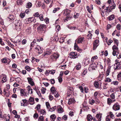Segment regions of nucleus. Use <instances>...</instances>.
<instances>
[{"label":"nucleus","instance_id":"1","mask_svg":"<svg viewBox=\"0 0 121 121\" xmlns=\"http://www.w3.org/2000/svg\"><path fill=\"white\" fill-rule=\"evenodd\" d=\"M46 28V25L43 24H41L39 25L37 28L38 32L42 34L45 33Z\"/></svg>","mask_w":121,"mask_h":121},{"label":"nucleus","instance_id":"2","mask_svg":"<svg viewBox=\"0 0 121 121\" xmlns=\"http://www.w3.org/2000/svg\"><path fill=\"white\" fill-rule=\"evenodd\" d=\"M15 22V25L16 29L18 31L20 30L21 29L22 25L21 21L16 20Z\"/></svg>","mask_w":121,"mask_h":121},{"label":"nucleus","instance_id":"3","mask_svg":"<svg viewBox=\"0 0 121 121\" xmlns=\"http://www.w3.org/2000/svg\"><path fill=\"white\" fill-rule=\"evenodd\" d=\"M59 55L55 53L53 55L51 56L49 58V60L51 62L55 61L58 58Z\"/></svg>","mask_w":121,"mask_h":121},{"label":"nucleus","instance_id":"4","mask_svg":"<svg viewBox=\"0 0 121 121\" xmlns=\"http://www.w3.org/2000/svg\"><path fill=\"white\" fill-rule=\"evenodd\" d=\"M113 50L112 55L114 56H116V53L119 54V50L118 48L115 45H114L112 48Z\"/></svg>","mask_w":121,"mask_h":121},{"label":"nucleus","instance_id":"5","mask_svg":"<svg viewBox=\"0 0 121 121\" xmlns=\"http://www.w3.org/2000/svg\"><path fill=\"white\" fill-rule=\"evenodd\" d=\"M35 51L37 52L39 54H40L43 52V51L40 46L37 44H35Z\"/></svg>","mask_w":121,"mask_h":121},{"label":"nucleus","instance_id":"6","mask_svg":"<svg viewBox=\"0 0 121 121\" xmlns=\"http://www.w3.org/2000/svg\"><path fill=\"white\" fill-rule=\"evenodd\" d=\"M97 65L95 63H93L91 64L89 66L88 68L89 70L91 71L94 70H95V68L97 67Z\"/></svg>","mask_w":121,"mask_h":121},{"label":"nucleus","instance_id":"7","mask_svg":"<svg viewBox=\"0 0 121 121\" xmlns=\"http://www.w3.org/2000/svg\"><path fill=\"white\" fill-rule=\"evenodd\" d=\"M26 23L28 24L32 22H35L36 21V20L34 17H30L26 19Z\"/></svg>","mask_w":121,"mask_h":121},{"label":"nucleus","instance_id":"8","mask_svg":"<svg viewBox=\"0 0 121 121\" xmlns=\"http://www.w3.org/2000/svg\"><path fill=\"white\" fill-rule=\"evenodd\" d=\"M34 16L36 17H39V19L41 21H43L44 20L43 14H40L38 12H37L34 14Z\"/></svg>","mask_w":121,"mask_h":121},{"label":"nucleus","instance_id":"9","mask_svg":"<svg viewBox=\"0 0 121 121\" xmlns=\"http://www.w3.org/2000/svg\"><path fill=\"white\" fill-rule=\"evenodd\" d=\"M39 42V39H34L32 42L30 44V48L31 49H32V47L34 46H35V44H37Z\"/></svg>","mask_w":121,"mask_h":121},{"label":"nucleus","instance_id":"10","mask_svg":"<svg viewBox=\"0 0 121 121\" xmlns=\"http://www.w3.org/2000/svg\"><path fill=\"white\" fill-rule=\"evenodd\" d=\"M69 56L71 58H75L78 57V55L76 52H72L70 53Z\"/></svg>","mask_w":121,"mask_h":121},{"label":"nucleus","instance_id":"11","mask_svg":"<svg viewBox=\"0 0 121 121\" xmlns=\"http://www.w3.org/2000/svg\"><path fill=\"white\" fill-rule=\"evenodd\" d=\"M114 68L115 70L121 69V62L115 64L114 65Z\"/></svg>","mask_w":121,"mask_h":121},{"label":"nucleus","instance_id":"12","mask_svg":"<svg viewBox=\"0 0 121 121\" xmlns=\"http://www.w3.org/2000/svg\"><path fill=\"white\" fill-rule=\"evenodd\" d=\"M65 15L67 17L66 18L65 20L66 21H67L68 20L70 19L71 18V17H70L69 15L70 14V11L69 10H66V11H65Z\"/></svg>","mask_w":121,"mask_h":121},{"label":"nucleus","instance_id":"13","mask_svg":"<svg viewBox=\"0 0 121 121\" xmlns=\"http://www.w3.org/2000/svg\"><path fill=\"white\" fill-rule=\"evenodd\" d=\"M93 84L95 87L96 88L100 89L102 88L101 87V83L99 85L98 81H95L94 82Z\"/></svg>","mask_w":121,"mask_h":121},{"label":"nucleus","instance_id":"14","mask_svg":"<svg viewBox=\"0 0 121 121\" xmlns=\"http://www.w3.org/2000/svg\"><path fill=\"white\" fill-rule=\"evenodd\" d=\"M84 38L83 37L79 36L76 40V42L78 43H82L83 41Z\"/></svg>","mask_w":121,"mask_h":121},{"label":"nucleus","instance_id":"15","mask_svg":"<svg viewBox=\"0 0 121 121\" xmlns=\"http://www.w3.org/2000/svg\"><path fill=\"white\" fill-rule=\"evenodd\" d=\"M99 41L97 39L95 40L93 43V49L95 50L97 48V46L99 45Z\"/></svg>","mask_w":121,"mask_h":121},{"label":"nucleus","instance_id":"16","mask_svg":"<svg viewBox=\"0 0 121 121\" xmlns=\"http://www.w3.org/2000/svg\"><path fill=\"white\" fill-rule=\"evenodd\" d=\"M112 109L115 111L119 110L120 109V105L117 103L115 104L112 107Z\"/></svg>","mask_w":121,"mask_h":121},{"label":"nucleus","instance_id":"17","mask_svg":"<svg viewBox=\"0 0 121 121\" xmlns=\"http://www.w3.org/2000/svg\"><path fill=\"white\" fill-rule=\"evenodd\" d=\"M3 77L1 80V82L2 83H4L6 81L7 79H6V75L4 74H2V75H0V79L2 77Z\"/></svg>","mask_w":121,"mask_h":121},{"label":"nucleus","instance_id":"18","mask_svg":"<svg viewBox=\"0 0 121 121\" xmlns=\"http://www.w3.org/2000/svg\"><path fill=\"white\" fill-rule=\"evenodd\" d=\"M52 52L51 50H49L48 51H46L44 52L43 54V57H46L48 56V55H50Z\"/></svg>","mask_w":121,"mask_h":121},{"label":"nucleus","instance_id":"19","mask_svg":"<svg viewBox=\"0 0 121 121\" xmlns=\"http://www.w3.org/2000/svg\"><path fill=\"white\" fill-rule=\"evenodd\" d=\"M27 79L29 83L32 86L34 85L35 83L33 81V79H32L31 78L28 77L27 78Z\"/></svg>","mask_w":121,"mask_h":121},{"label":"nucleus","instance_id":"20","mask_svg":"<svg viewBox=\"0 0 121 121\" xmlns=\"http://www.w3.org/2000/svg\"><path fill=\"white\" fill-rule=\"evenodd\" d=\"M1 60L2 62L4 63H7L8 64L10 61V60L8 58H3Z\"/></svg>","mask_w":121,"mask_h":121},{"label":"nucleus","instance_id":"21","mask_svg":"<svg viewBox=\"0 0 121 121\" xmlns=\"http://www.w3.org/2000/svg\"><path fill=\"white\" fill-rule=\"evenodd\" d=\"M75 101V100L74 98H70L69 99L68 104H70L74 103Z\"/></svg>","mask_w":121,"mask_h":121},{"label":"nucleus","instance_id":"22","mask_svg":"<svg viewBox=\"0 0 121 121\" xmlns=\"http://www.w3.org/2000/svg\"><path fill=\"white\" fill-rule=\"evenodd\" d=\"M14 18H15L14 16L12 15H11L9 16L7 20L10 22H11L14 20Z\"/></svg>","mask_w":121,"mask_h":121},{"label":"nucleus","instance_id":"23","mask_svg":"<svg viewBox=\"0 0 121 121\" xmlns=\"http://www.w3.org/2000/svg\"><path fill=\"white\" fill-rule=\"evenodd\" d=\"M21 95L22 96H27L26 92H25V90L23 89H21L20 90Z\"/></svg>","mask_w":121,"mask_h":121},{"label":"nucleus","instance_id":"24","mask_svg":"<svg viewBox=\"0 0 121 121\" xmlns=\"http://www.w3.org/2000/svg\"><path fill=\"white\" fill-rule=\"evenodd\" d=\"M32 4L30 2H28L26 4V7L27 8H30L32 7Z\"/></svg>","mask_w":121,"mask_h":121},{"label":"nucleus","instance_id":"25","mask_svg":"<svg viewBox=\"0 0 121 121\" xmlns=\"http://www.w3.org/2000/svg\"><path fill=\"white\" fill-rule=\"evenodd\" d=\"M114 18V14L108 17L107 18L109 21H111L113 20Z\"/></svg>","mask_w":121,"mask_h":121},{"label":"nucleus","instance_id":"26","mask_svg":"<svg viewBox=\"0 0 121 121\" xmlns=\"http://www.w3.org/2000/svg\"><path fill=\"white\" fill-rule=\"evenodd\" d=\"M102 114L99 113L97 114L96 115V118L98 119V121H100L101 120V117Z\"/></svg>","mask_w":121,"mask_h":121},{"label":"nucleus","instance_id":"27","mask_svg":"<svg viewBox=\"0 0 121 121\" xmlns=\"http://www.w3.org/2000/svg\"><path fill=\"white\" fill-rule=\"evenodd\" d=\"M51 121H54L56 118V116L55 114H52L51 115Z\"/></svg>","mask_w":121,"mask_h":121},{"label":"nucleus","instance_id":"28","mask_svg":"<svg viewBox=\"0 0 121 121\" xmlns=\"http://www.w3.org/2000/svg\"><path fill=\"white\" fill-rule=\"evenodd\" d=\"M93 117L90 115H88L87 117V120L88 121H91L92 120Z\"/></svg>","mask_w":121,"mask_h":121},{"label":"nucleus","instance_id":"29","mask_svg":"<svg viewBox=\"0 0 121 121\" xmlns=\"http://www.w3.org/2000/svg\"><path fill=\"white\" fill-rule=\"evenodd\" d=\"M31 28L29 27L26 30V33L29 34L31 33Z\"/></svg>","mask_w":121,"mask_h":121},{"label":"nucleus","instance_id":"30","mask_svg":"<svg viewBox=\"0 0 121 121\" xmlns=\"http://www.w3.org/2000/svg\"><path fill=\"white\" fill-rule=\"evenodd\" d=\"M23 1L22 0H18L17 2V4L19 5H21L22 4Z\"/></svg>","mask_w":121,"mask_h":121},{"label":"nucleus","instance_id":"31","mask_svg":"<svg viewBox=\"0 0 121 121\" xmlns=\"http://www.w3.org/2000/svg\"><path fill=\"white\" fill-rule=\"evenodd\" d=\"M111 68V67L109 66L107 68L106 71V74L107 76L109 74V73L110 71Z\"/></svg>","mask_w":121,"mask_h":121},{"label":"nucleus","instance_id":"32","mask_svg":"<svg viewBox=\"0 0 121 121\" xmlns=\"http://www.w3.org/2000/svg\"><path fill=\"white\" fill-rule=\"evenodd\" d=\"M112 102V101L110 98L107 99V104L108 105H110Z\"/></svg>","mask_w":121,"mask_h":121},{"label":"nucleus","instance_id":"33","mask_svg":"<svg viewBox=\"0 0 121 121\" xmlns=\"http://www.w3.org/2000/svg\"><path fill=\"white\" fill-rule=\"evenodd\" d=\"M73 90V88L72 87L68 86V92L69 93H71Z\"/></svg>","mask_w":121,"mask_h":121},{"label":"nucleus","instance_id":"34","mask_svg":"<svg viewBox=\"0 0 121 121\" xmlns=\"http://www.w3.org/2000/svg\"><path fill=\"white\" fill-rule=\"evenodd\" d=\"M117 78L118 80L121 81V73H119L117 75Z\"/></svg>","mask_w":121,"mask_h":121},{"label":"nucleus","instance_id":"35","mask_svg":"<svg viewBox=\"0 0 121 121\" xmlns=\"http://www.w3.org/2000/svg\"><path fill=\"white\" fill-rule=\"evenodd\" d=\"M51 91L53 93L55 92L56 90L54 86H52L50 89Z\"/></svg>","mask_w":121,"mask_h":121},{"label":"nucleus","instance_id":"36","mask_svg":"<svg viewBox=\"0 0 121 121\" xmlns=\"http://www.w3.org/2000/svg\"><path fill=\"white\" fill-rule=\"evenodd\" d=\"M38 121H44L43 117L42 116H40L38 119Z\"/></svg>","mask_w":121,"mask_h":121},{"label":"nucleus","instance_id":"37","mask_svg":"<svg viewBox=\"0 0 121 121\" xmlns=\"http://www.w3.org/2000/svg\"><path fill=\"white\" fill-rule=\"evenodd\" d=\"M89 103L91 105H92L95 102V101L93 99H90L89 100Z\"/></svg>","mask_w":121,"mask_h":121},{"label":"nucleus","instance_id":"38","mask_svg":"<svg viewBox=\"0 0 121 121\" xmlns=\"http://www.w3.org/2000/svg\"><path fill=\"white\" fill-rule=\"evenodd\" d=\"M119 83V82H118L115 81L112 82H111V84H113L115 85H117Z\"/></svg>","mask_w":121,"mask_h":121},{"label":"nucleus","instance_id":"39","mask_svg":"<svg viewBox=\"0 0 121 121\" xmlns=\"http://www.w3.org/2000/svg\"><path fill=\"white\" fill-rule=\"evenodd\" d=\"M87 70L86 69H84L83 70V72L82 73V75L84 76L86 73Z\"/></svg>","mask_w":121,"mask_h":121},{"label":"nucleus","instance_id":"40","mask_svg":"<svg viewBox=\"0 0 121 121\" xmlns=\"http://www.w3.org/2000/svg\"><path fill=\"white\" fill-rule=\"evenodd\" d=\"M112 81L111 79H110L109 78H106V79L105 80V82H111Z\"/></svg>","mask_w":121,"mask_h":121},{"label":"nucleus","instance_id":"41","mask_svg":"<svg viewBox=\"0 0 121 121\" xmlns=\"http://www.w3.org/2000/svg\"><path fill=\"white\" fill-rule=\"evenodd\" d=\"M27 88L28 91H29L30 90H31V91L30 92V93L31 94L32 93V89L31 88L30 86H28L27 87Z\"/></svg>","mask_w":121,"mask_h":121},{"label":"nucleus","instance_id":"42","mask_svg":"<svg viewBox=\"0 0 121 121\" xmlns=\"http://www.w3.org/2000/svg\"><path fill=\"white\" fill-rule=\"evenodd\" d=\"M109 6L110 9H113L115 8L116 5L115 4H113L112 6L109 5Z\"/></svg>","mask_w":121,"mask_h":121},{"label":"nucleus","instance_id":"43","mask_svg":"<svg viewBox=\"0 0 121 121\" xmlns=\"http://www.w3.org/2000/svg\"><path fill=\"white\" fill-rule=\"evenodd\" d=\"M58 111L59 113H61L63 111V110L61 107H60L58 109Z\"/></svg>","mask_w":121,"mask_h":121},{"label":"nucleus","instance_id":"44","mask_svg":"<svg viewBox=\"0 0 121 121\" xmlns=\"http://www.w3.org/2000/svg\"><path fill=\"white\" fill-rule=\"evenodd\" d=\"M56 106H55L53 107L52 108H51L49 110V111L51 112H53V111H54V110L56 109Z\"/></svg>","mask_w":121,"mask_h":121},{"label":"nucleus","instance_id":"45","mask_svg":"<svg viewBox=\"0 0 121 121\" xmlns=\"http://www.w3.org/2000/svg\"><path fill=\"white\" fill-rule=\"evenodd\" d=\"M40 108V105L39 104H38L36 106V107L35 108V109H36V108L37 110L38 111H39Z\"/></svg>","mask_w":121,"mask_h":121},{"label":"nucleus","instance_id":"46","mask_svg":"<svg viewBox=\"0 0 121 121\" xmlns=\"http://www.w3.org/2000/svg\"><path fill=\"white\" fill-rule=\"evenodd\" d=\"M109 114L110 115V117L112 118V119H114V118L115 117H114V115L112 112H109Z\"/></svg>","mask_w":121,"mask_h":121},{"label":"nucleus","instance_id":"47","mask_svg":"<svg viewBox=\"0 0 121 121\" xmlns=\"http://www.w3.org/2000/svg\"><path fill=\"white\" fill-rule=\"evenodd\" d=\"M113 41L111 39H109L108 42H107V43L108 45H109L111 44V43Z\"/></svg>","mask_w":121,"mask_h":121},{"label":"nucleus","instance_id":"48","mask_svg":"<svg viewBox=\"0 0 121 121\" xmlns=\"http://www.w3.org/2000/svg\"><path fill=\"white\" fill-rule=\"evenodd\" d=\"M81 67V65L79 63L76 65V69L77 70H79L80 69Z\"/></svg>","mask_w":121,"mask_h":121},{"label":"nucleus","instance_id":"49","mask_svg":"<svg viewBox=\"0 0 121 121\" xmlns=\"http://www.w3.org/2000/svg\"><path fill=\"white\" fill-rule=\"evenodd\" d=\"M84 92L85 93H87L88 92V89L87 87H85L84 88Z\"/></svg>","mask_w":121,"mask_h":121},{"label":"nucleus","instance_id":"50","mask_svg":"<svg viewBox=\"0 0 121 121\" xmlns=\"http://www.w3.org/2000/svg\"><path fill=\"white\" fill-rule=\"evenodd\" d=\"M25 69L28 71H30L31 69L30 67L28 66H26L25 67Z\"/></svg>","mask_w":121,"mask_h":121},{"label":"nucleus","instance_id":"51","mask_svg":"<svg viewBox=\"0 0 121 121\" xmlns=\"http://www.w3.org/2000/svg\"><path fill=\"white\" fill-rule=\"evenodd\" d=\"M22 101L24 103L22 104V103H21V105L22 106H25L24 104L26 102L27 100L26 99H23L22 100Z\"/></svg>","mask_w":121,"mask_h":121},{"label":"nucleus","instance_id":"52","mask_svg":"<svg viewBox=\"0 0 121 121\" xmlns=\"http://www.w3.org/2000/svg\"><path fill=\"white\" fill-rule=\"evenodd\" d=\"M56 70H50V74H54L55 73Z\"/></svg>","mask_w":121,"mask_h":121},{"label":"nucleus","instance_id":"53","mask_svg":"<svg viewBox=\"0 0 121 121\" xmlns=\"http://www.w3.org/2000/svg\"><path fill=\"white\" fill-rule=\"evenodd\" d=\"M60 8H54L53 11V12L54 13H55L57 11L59 10Z\"/></svg>","mask_w":121,"mask_h":121},{"label":"nucleus","instance_id":"54","mask_svg":"<svg viewBox=\"0 0 121 121\" xmlns=\"http://www.w3.org/2000/svg\"><path fill=\"white\" fill-rule=\"evenodd\" d=\"M46 89L45 88L42 87V88L41 92L42 93L44 94L45 92Z\"/></svg>","mask_w":121,"mask_h":121},{"label":"nucleus","instance_id":"55","mask_svg":"<svg viewBox=\"0 0 121 121\" xmlns=\"http://www.w3.org/2000/svg\"><path fill=\"white\" fill-rule=\"evenodd\" d=\"M54 94L56 98L58 97L59 96L58 93L56 91L54 93H53V94Z\"/></svg>","mask_w":121,"mask_h":121},{"label":"nucleus","instance_id":"56","mask_svg":"<svg viewBox=\"0 0 121 121\" xmlns=\"http://www.w3.org/2000/svg\"><path fill=\"white\" fill-rule=\"evenodd\" d=\"M0 23L2 25H4L3 20L0 17Z\"/></svg>","mask_w":121,"mask_h":121},{"label":"nucleus","instance_id":"57","mask_svg":"<svg viewBox=\"0 0 121 121\" xmlns=\"http://www.w3.org/2000/svg\"><path fill=\"white\" fill-rule=\"evenodd\" d=\"M46 113V111L45 110H42L40 111V113L42 114V115H43L45 114Z\"/></svg>","mask_w":121,"mask_h":121},{"label":"nucleus","instance_id":"58","mask_svg":"<svg viewBox=\"0 0 121 121\" xmlns=\"http://www.w3.org/2000/svg\"><path fill=\"white\" fill-rule=\"evenodd\" d=\"M114 39V43H115L117 45V46H118V40L117 39Z\"/></svg>","mask_w":121,"mask_h":121},{"label":"nucleus","instance_id":"59","mask_svg":"<svg viewBox=\"0 0 121 121\" xmlns=\"http://www.w3.org/2000/svg\"><path fill=\"white\" fill-rule=\"evenodd\" d=\"M38 116V114L37 113H35L34 114L33 117L35 119H37Z\"/></svg>","mask_w":121,"mask_h":121},{"label":"nucleus","instance_id":"60","mask_svg":"<svg viewBox=\"0 0 121 121\" xmlns=\"http://www.w3.org/2000/svg\"><path fill=\"white\" fill-rule=\"evenodd\" d=\"M58 80L59 82L60 83H61L62 81V78L60 77H59L58 78Z\"/></svg>","mask_w":121,"mask_h":121},{"label":"nucleus","instance_id":"61","mask_svg":"<svg viewBox=\"0 0 121 121\" xmlns=\"http://www.w3.org/2000/svg\"><path fill=\"white\" fill-rule=\"evenodd\" d=\"M49 80L51 82V83L52 84H54L55 83V80L53 79H52L50 80Z\"/></svg>","mask_w":121,"mask_h":121},{"label":"nucleus","instance_id":"62","mask_svg":"<svg viewBox=\"0 0 121 121\" xmlns=\"http://www.w3.org/2000/svg\"><path fill=\"white\" fill-rule=\"evenodd\" d=\"M63 119L65 121L67 119V116L66 115H64L63 117Z\"/></svg>","mask_w":121,"mask_h":121},{"label":"nucleus","instance_id":"63","mask_svg":"<svg viewBox=\"0 0 121 121\" xmlns=\"http://www.w3.org/2000/svg\"><path fill=\"white\" fill-rule=\"evenodd\" d=\"M95 98V103L96 104H98L100 103V101L99 100L96 98Z\"/></svg>","mask_w":121,"mask_h":121},{"label":"nucleus","instance_id":"64","mask_svg":"<svg viewBox=\"0 0 121 121\" xmlns=\"http://www.w3.org/2000/svg\"><path fill=\"white\" fill-rule=\"evenodd\" d=\"M76 14L75 15H74L73 17H74L75 18H76L78 17L79 14L78 13H76Z\"/></svg>","mask_w":121,"mask_h":121}]
</instances>
